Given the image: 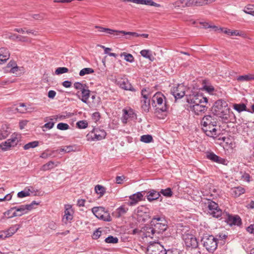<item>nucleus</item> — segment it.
Masks as SVG:
<instances>
[{
  "label": "nucleus",
  "instance_id": "1",
  "mask_svg": "<svg viewBox=\"0 0 254 254\" xmlns=\"http://www.w3.org/2000/svg\"><path fill=\"white\" fill-rule=\"evenodd\" d=\"M212 112L214 115L221 118L224 121H228L229 117L230 108L227 102L220 99L216 101L212 107Z\"/></svg>",
  "mask_w": 254,
  "mask_h": 254
},
{
  "label": "nucleus",
  "instance_id": "2",
  "mask_svg": "<svg viewBox=\"0 0 254 254\" xmlns=\"http://www.w3.org/2000/svg\"><path fill=\"white\" fill-rule=\"evenodd\" d=\"M183 240L187 250V254H200L198 248L197 240L193 235L185 234L183 235Z\"/></svg>",
  "mask_w": 254,
  "mask_h": 254
},
{
  "label": "nucleus",
  "instance_id": "3",
  "mask_svg": "<svg viewBox=\"0 0 254 254\" xmlns=\"http://www.w3.org/2000/svg\"><path fill=\"white\" fill-rule=\"evenodd\" d=\"M152 105L153 107L159 109L162 112L166 111L168 107L166 98L160 92H156L152 97Z\"/></svg>",
  "mask_w": 254,
  "mask_h": 254
},
{
  "label": "nucleus",
  "instance_id": "4",
  "mask_svg": "<svg viewBox=\"0 0 254 254\" xmlns=\"http://www.w3.org/2000/svg\"><path fill=\"white\" fill-rule=\"evenodd\" d=\"M201 243L209 252H213L217 247V240L213 236L208 234L203 235Z\"/></svg>",
  "mask_w": 254,
  "mask_h": 254
},
{
  "label": "nucleus",
  "instance_id": "5",
  "mask_svg": "<svg viewBox=\"0 0 254 254\" xmlns=\"http://www.w3.org/2000/svg\"><path fill=\"white\" fill-rule=\"evenodd\" d=\"M151 225L153 226L154 229H151L150 231H155L157 235L162 233L167 228V225L165 219L159 216H155L152 218Z\"/></svg>",
  "mask_w": 254,
  "mask_h": 254
},
{
  "label": "nucleus",
  "instance_id": "6",
  "mask_svg": "<svg viewBox=\"0 0 254 254\" xmlns=\"http://www.w3.org/2000/svg\"><path fill=\"white\" fill-rule=\"evenodd\" d=\"M106 132L100 128H94L86 135L87 140L90 141L101 140L104 139L106 136Z\"/></svg>",
  "mask_w": 254,
  "mask_h": 254
},
{
  "label": "nucleus",
  "instance_id": "7",
  "mask_svg": "<svg viewBox=\"0 0 254 254\" xmlns=\"http://www.w3.org/2000/svg\"><path fill=\"white\" fill-rule=\"evenodd\" d=\"M187 102L189 106L194 105L200 103L206 104L208 102V99L204 97L202 94L198 93H193L189 95H186Z\"/></svg>",
  "mask_w": 254,
  "mask_h": 254
},
{
  "label": "nucleus",
  "instance_id": "8",
  "mask_svg": "<svg viewBox=\"0 0 254 254\" xmlns=\"http://www.w3.org/2000/svg\"><path fill=\"white\" fill-rule=\"evenodd\" d=\"M141 95L143 99L141 100V108L145 112L149 111L150 109V100L151 96L150 89L149 88H143L141 90Z\"/></svg>",
  "mask_w": 254,
  "mask_h": 254
},
{
  "label": "nucleus",
  "instance_id": "9",
  "mask_svg": "<svg viewBox=\"0 0 254 254\" xmlns=\"http://www.w3.org/2000/svg\"><path fill=\"white\" fill-rule=\"evenodd\" d=\"M92 212L97 218L101 220L107 222L111 221L109 213L103 207H94L92 209Z\"/></svg>",
  "mask_w": 254,
  "mask_h": 254
},
{
  "label": "nucleus",
  "instance_id": "10",
  "mask_svg": "<svg viewBox=\"0 0 254 254\" xmlns=\"http://www.w3.org/2000/svg\"><path fill=\"white\" fill-rule=\"evenodd\" d=\"M208 208L209 213L214 217L218 218L225 215V213H222V210L219 208L218 204L213 201H208Z\"/></svg>",
  "mask_w": 254,
  "mask_h": 254
},
{
  "label": "nucleus",
  "instance_id": "11",
  "mask_svg": "<svg viewBox=\"0 0 254 254\" xmlns=\"http://www.w3.org/2000/svg\"><path fill=\"white\" fill-rule=\"evenodd\" d=\"M202 130L206 135L211 137H216L220 133V129L217 125L202 127Z\"/></svg>",
  "mask_w": 254,
  "mask_h": 254
},
{
  "label": "nucleus",
  "instance_id": "12",
  "mask_svg": "<svg viewBox=\"0 0 254 254\" xmlns=\"http://www.w3.org/2000/svg\"><path fill=\"white\" fill-rule=\"evenodd\" d=\"M13 208L15 211L9 217V218L21 216L23 214H26L29 210H31V206L30 205H22L18 206H14Z\"/></svg>",
  "mask_w": 254,
  "mask_h": 254
},
{
  "label": "nucleus",
  "instance_id": "13",
  "mask_svg": "<svg viewBox=\"0 0 254 254\" xmlns=\"http://www.w3.org/2000/svg\"><path fill=\"white\" fill-rule=\"evenodd\" d=\"M166 250L164 249V247L160 243L158 242H150L148 245L146 254H160V253L163 252V251Z\"/></svg>",
  "mask_w": 254,
  "mask_h": 254
},
{
  "label": "nucleus",
  "instance_id": "14",
  "mask_svg": "<svg viewBox=\"0 0 254 254\" xmlns=\"http://www.w3.org/2000/svg\"><path fill=\"white\" fill-rule=\"evenodd\" d=\"M186 87L182 84L174 86L171 89V93L176 99H181L185 95Z\"/></svg>",
  "mask_w": 254,
  "mask_h": 254
},
{
  "label": "nucleus",
  "instance_id": "15",
  "mask_svg": "<svg viewBox=\"0 0 254 254\" xmlns=\"http://www.w3.org/2000/svg\"><path fill=\"white\" fill-rule=\"evenodd\" d=\"M204 103H200L194 105L189 106L190 110L195 115L200 116L204 114L207 110L208 107Z\"/></svg>",
  "mask_w": 254,
  "mask_h": 254
},
{
  "label": "nucleus",
  "instance_id": "16",
  "mask_svg": "<svg viewBox=\"0 0 254 254\" xmlns=\"http://www.w3.org/2000/svg\"><path fill=\"white\" fill-rule=\"evenodd\" d=\"M223 216L225 217V221L229 225H234L239 226L241 224V219L238 215L233 216L226 212Z\"/></svg>",
  "mask_w": 254,
  "mask_h": 254
},
{
  "label": "nucleus",
  "instance_id": "17",
  "mask_svg": "<svg viewBox=\"0 0 254 254\" xmlns=\"http://www.w3.org/2000/svg\"><path fill=\"white\" fill-rule=\"evenodd\" d=\"M73 219V210L71 206L66 205L65 206L64 214L63 217L62 221L64 223L67 224L70 223Z\"/></svg>",
  "mask_w": 254,
  "mask_h": 254
},
{
  "label": "nucleus",
  "instance_id": "18",
  "mask_svg": "<svg viewBox=\"0 0 254 254\" xmlns=\"http://www.w3.org/2000/svg\"><path fill=\"white\" fill-rule=\"evenodd\" d=\"M217 122L214 116L210 115L204 116L201 121V127L211 126L217 125Z\"/></svg>",
  "mask_w": 254,
  "mask_h": 254
},
{
  "label": "nucleus",
  "instance_id": "19",
  "mask_svg": "<svg viewBox=\"0 0 254 254\" xmlns=\"http://www.w3.org/2000/svg\"><path fill=\"white\" fill-rule=\"evenodd\" d=\"M117 84L121 88L131 91H135V89L132 86L128 80L126 78H121L117 80Z\"/></svg>",
  "mask_w": 254,
  "mask_h": 254
},
{
  "label": "nucleus",
  "instance_id": "20",
  "mask_svg": "<svg viewBox=\"0 0 254 254\" xmlns=\"http://www.w3.org/2000/svg\"><path fill=\"white\" fill-rule=\"evenodd\" d=\"M143 194L142 192H137L129 196V200L127 202L129 206H134L142 200Z\"/></svg>",
  "mask_w": 254,
  "mask_h": 254
},
{
  "label": "nucleus",
  "instance_id": "21",
  "mask_svg": "<svg viewBox=\"0 0 254 254\" xmlns=\"http://www.w3.org/2000/svg\"><path fill=\"white\" fill-rule=\"evenodd\" d=\"M123 2H132L139 4H144L159 7L161 5L154 2L152 0H121Z\"/></svg>",
  "mask_w": 254,
  "mask_h": 254
},
{
  "label": "nucleus",
  "instance_id": "22",
  "mask_svg": "<svg viewBox=\"0 0 254 254\" xmlns=\"http://www.w3.org/2000/svg\"><path fill=\"white\" fill-rule=\"evenodd\" d=\"M76 95L83 102L86 103L90 96V90L86 87L81 91V93L78 91Z\"/></svg>",
  "mask_w": 254,
  "mask_h": 254
},
{
  "label": "nucleus",
  "instance_id": "23",
  "mask_svg": "<svg viewBox=\"0 0 254 254\" xmlns=\"http://www.w3.org/2000/svg\"><path fill=\"white\" fill-rule=\"evenodd\" d=\"M128 210V207L123 205L113 211L112 215L116 218H120L126 214Z\"/></svg>",
  "mask_w": 254,
  "mask_h": 254
},
{
  "label": "nucleus",
  "instance_id": "24",
  "mask_svg": "<svg viewBox=\"0 0 254 254\" xmlns=\"http://www.w3.org/2000/svg\"><path fill=\"white\" fill-rule=\"evenodd\" d=\"M123 112L122 121L124 124H126L129 119L133 118L134 112L132 110L123 109Z\"/></svg>",
  "mask_w": 254,
  "mask_h": 254
},
{
  "label": "nucleus",
  "instance_id": "25",
  "mask_svg": "<svg viewBox=\"0 0 254 254\" xmlns=\"http://www.w3.org/2000/svg\"><path fill=\"white\" fill-rule=\"evenodd\" d=\"M10 57L8 50L5 48L0 49V64L6 62Z\"/></svg>",
  "mask_w": 254,
  "mask_h": 254
},
{
  "label": "nucleus",
  "instance_id": "26",
  "mask_svg": "<svg viewBox=\"0 0 254 254\" xmlns=\"http://www.w3.org/2000/svg\"><path fill=\"white\" fill-rule=\"evenodd\" d=\"M160 196V194L159 191H157L154 190H151L147 193V198L149 201H152L158 199Z\"/></svg>",
  "mask_w": 254,
  "mask_h": 254
},
{
  "label": "nucleus",
  "instance_id": "27",
  "mask_svg": "<svg viewBox=\"0 0 254 254\" xmlns=\"http://www.w3.org/2000/svg\"><path fill=\"white\" fill-rule=\"evenodd\" d=\"M245 192V190L242 187H238L232 188L231 193L234 197H237Z\"/></svg>",
  "mask_w": 254,
  "mask_h": 254
},
{
  "label": "nucleus",
  "instance_id": "28",
  "mask_svg": "<svg viewBox=\"0 0 254 254\" xmlns=\"http://www.w3.org/2000/svg\"><path fill=\"white\" fill-rule=\"evenodd\" d=\"M206 157L207 159L219 163H222L224 160L219 156L215 154L213 152H207L206 153Z\"/></svg>",
  "mask_w": 254,
  "mask_h": 254
},
{
  "label": "nucleus",
  "instance_id": "29",
  "mask_svg": "<svg viewBox=\"0 0 254 254\" xmlns=\"http://www.w3.org/2000/svg\"><path fill=\"white\" fill-rule=\"evenodd\" d=\"M10 133V130L6 125H3L1 127L0 132V139L2 140L6 138Z\"/></svg>",
  "mask_w": 254,
  "mask_h": 254
},
{
  "label": "nucleus",
  "instance_id": "30",
  "mask_svg": "<svg viewBox=\"0 0 254 254\" xmlns=\"http://www.w3.org/2000/svg\"><path fill=\"white\" fill-rule=\"evenodd\" d=\"M21 138V135L18 133H13L10 138L8 139L9 142L12 147H14L17 145L18 142L20 141Z\"/></svg>",
  "mask_w": 254,
  "mask_h": 254
},
{
  "label": "nucleus",
  "instance_id": "31",
  "mask_svg": "<svg viewBox=\"0 0 254 254\" xmlns=\"http://www.w3.org/2000/svg\"><path fill=\"white\" fill-rule=\"evenodd\" d=\"M239 81H250L254 80V73L240 75L237 78Z\"/></svg>",
  "mask_w": 254,
  "mask_h": 254
},
{
  "label": "nucleus",
  "instance_id": "32",
  "mask_svg": "<svg viewBox=\"0 0 254 254\" xmlns=\"http://www.w3.org/2000/svg\"><path fill=\"white\" fill-rule=\"evenodd\" d=\"M151 229H154L153 227H147L144 229V235L146 237H150L151 238L158 237L155 231H150Z\"/></svg>",
  "mask_w": 254,
  "mask_h": 254
},
{
  "label": "nucleus",
  "instance_id": "33",
  "mask_svg": "<svg viewBox=\"0 0 254 254\" xmlns=\"http://www.w3.org/2000/svg\"><path fill=\"white\" fill-rule=\"evenodd\" d=\"M140 54L141 56L148 59L150 61H153L154 59L152 56V52L150 50H142L140 52Z\"/></svg>",
  "mask_w": 254,
  "mask_h": 254
},
{
  "label": "nucleus",
  "instance_id": "34",
  "mask_svg": "<svg viewBox=\"0 0 254 254\" xmlns=\"http://www.w3.org/2000/svg\"><path fill=\"white\" fill-rule=\"evenodd\" d=\"M218 30H220L223 33L230 36H241V33L239 31L237 30L232 31L229 29H224L222 28H219Z\"/></svg>",
  "mask_w": 254,
  "mask_h": 254
},
{
  "label": "nucleus",
  "instance_id": "35",
  "mask_svg": "<svg viewBox=\"0 0 254 254\" xmlns=\"http://www.w3.org/2000/svg\"><path fill=\"white\" fill-rule=\"evenodd\" d=\"M95 28L98 29L99 31L100 32H106L107 33H108L110 34H113L114 33H116V35L118 36L119 35V33L117 32H119V31H118V30H113V29H111L110 28H104V27H101L99 26H95Z\"/></svg>",
  "mask_w": 254,
  "mask_h": 254
},
{
  "label": "nucleus",
  "instance_id": "36",
  "mask_svg": "<svg viewBox=\"0 0 254 254\" xmlns=\"http://www.w3.org/2000/svg\"><path fill=\"white\" fill-rule=\"evenodd\" d=\"M19 228V225H13L12 226L10 227L7 230H6L5 232L7 233L8 237H10L14 234H15Z\"/></svg>",
  "mask_w": 254,
  "mask_h": 254
},
{
  "label": "nucleus",
  "instance_id": "37",
  "mask_svg": "<svg viewBox=\"0 0 254 254\" xmlns=\"http://www.w3.org/2000/svg\"><path fill=\"white\" fill-rule=\"evenodd\" d=\"M159 192L160 194H161L166 197H171L173 194V192L170 188H167L165 189H161Z\"/></svg>",
  "mask_w": 254,
  "mask_h": 254
},
{
  "label": "nucleus",
  "instance_id": "38",
  "mask_svg": "<svg viewBox=\"0 0 254 254\" xmlns=\"http://www.w3.org/2000/svg\"><path fill=\"white\" fill-rule=\"evenodd\" d=\"M57 165L58 164H55L54 162L50 161L42 166V170L45 171L49 170L52 168H54L55 166H57Z\"/></svg>",
  "mask_w": 254,
  "mask_h": 254
},
{
  "label": "nucleus",
  "instance_id": "39",
  "mask_svg": "<svg viewBox=\"0 0 254 254\" xmlns=\"http://www.w3.org/2000/svg\"><path fill=\"white\" fill-rule=\"evenodd\" d=\"M55 152H56L55 150H46L41 154L40 157L46 159L51 156L54 157V153Z\"/></svg>",
  "mask_w": 254,
  "mask_h": 254
},
{
  "label": "nucleus",
  "instance_id": "40",
  "mask_svg": "<svg viewBox=\"0 0 254 254\" xmlns=\"http://www.w3.org/2000/svg\"><path fill=\"white\" fill-rule=\"evenodd\" d=\"M243 11L246 13L254 16V5L251 4L247 5L244 7Z\"/></svg>",
  "mask_w": 254,
  "mask_h": 254
},
{
  "label": "nucleus",
  "instance_id": "41",
  "mask_svg": "<svg viewBox=\"0 0 254 254\" xmlns=\"http://www.w3.org/2000/svg\"><path fill=\"white\" fill-rule=\"evenodd\" d=\"M11 147L12 146L8 139L0 144V149H1L3 151L9 150Z\"/></svg>",
  "mask_w": 254,
  "mask_h": 254
},
{
  "label": "nucleus",
  "instance_id": "42",
  "mask_svg": "<svg viewBox=\"0 0 254 254\" xmlns=\"http://www.w3.org/2000/svg\"><path fill=\"white\" fill-rule=\"evenodd\" d=\"M14 111L20 113H25L27 111L26 105L24 103H20L18 106L14 108Z\"/></svg>",
  "mask_w": 254,
  "mask_h": 254
},
{
  "label": "nucleus",
  "instance_id": "43",
  "mask_svg": "<svg viewBox=\"0 0 254 254\" xmlns=\"http://www.w3.org/2000/svg\"><path fill=\"white\" fill-rule=\"evenodd\" d=\"M233 108L235 110L239 112H241L246 110V106L245 104H234Z\"/></svg>",
  "mask_w": 254,
  "mask_h": 254
},
{
  "label": "nucleus",
  "instance_id": "44",
  "mask_svg": "<svg viewBox=\"0 0 254 254\" xmlns=\"http://www.w3.org/2000/svg\"><path fill=\"white\" fill-rule=\"evenodd\" d=\"M121 56L124 57V59L128 62L132 63L134 62V58L133 56L130 54H128L126 52H124L121 54Z\"/></svg>",
  "mask_w": 254,
  "mask_h": 254
},
{
  "label": "nucleus",
  "instance_id": "45",
  "mask_svg": "<svg viewBox=\"0 0 254 254\" xmlns=\"http://www.w3.org/2000/svg\"><path fill=\"white\" fill-rule=\"evenodd\" d=\"M39 145V142L37 141H34L32 142H29L26 144L23 148L25 150H28L30 148H33L37 147Z\"/></svg>",
  "mask_w": 254,
  "mask_h": 254
},
{
  "label": "nucleus",
  "instance_id": "46",
  "mask_svg": "<svg viewBox=\"0 0 254 254\" xmlns=\"http://www.w3.org/2000/svg\"><path fill=\"white\" fill-rule=\"evenodd\" d=\"M94 70L91 68H89V67L84 68L80 71L79 75L82 76L86 74H89L90 73H92L94 72Z\"/></svg>",
  "mask_w": 254,
  "mask_h": 254
},
{
  "label": "nucleus",
  "instance_id": "47",
  "mask_svg": "<svg viewBox=\"0 0 254 254\" xmlns=\"http://www.w3.org/2000/svg\"><path fill=\"white\" fill-rule=\"evenodd\" d=\"M183 7L198 6L196 0H187L185 5L182 6Z\"/></svg>",
  "mask_w": 254,
  "mask_h": 254
},
{
  "label": "nucleus",
  "instance_id": "48",
  "mask_svg": "<svg viewBox=\"0 0 254 254\" xmlns=\"http://www.w3.org/2000/svg\"><path fill=\"white\" fill-rule=\"evenodd\" d=\"M95 190L97 194H100V196H102L105 192V189L104 187L98 185L95 186Z\"/></svg>",
  "mask_w": 254,
  "mask_h": 254
},
{
  "label": "nucleus",
  "instance_id": "49",
  "mask_svg": "<svg viewBox=\"0 0 254 254\" xmlns=\"http://www.w3.org/2000/svg\"><path fill=\"white\" fill-rule=\"evenodd\" d=\"M54 120H55L56 122L57 121L58 117L55 116L54 117V119L51 118L50 119L51 121L45 124L44 125V127H45L48 129H51L52 128H53L55 125V122L53 121Z\"/></svg>",
  "mask_w": 254,
  "mask_h": 254
},
{
  "label": "nucleus",
  "instance_id": "50",
  "mask_svg": "<svg viewBox=\"0 0 254 254\" xmlns=\"http://www.w3.org/2000/svg\"><path fill=\"white\" fill-rule=\"evenodd\" d=\"M153 140V138L151 135L147 134L142 135L140 137V141L145 143H150Z\"/></svg>",
  "mask_w": 254,
  "mask_h": 254
},
{
  "label": "nucleus",
  "instance_id": "51",
  "mask_svg": "<svg viewBox=\"0 0 254 254\" xmlns=\"http://www.w3.org/2000/svg\"><path fill=\"white\" fill-rule=\"evenodd\" d=\"M118 238L114 237L112 236L108 237L105 240L106 243L109 244H116L118 242Z\"/></svg>",
  "mask_w": 254,
  "mask_h": 254
},
{
  "label": "nucleus",
  "instance_id": "52",
  "mask_svg": "<svg viewBox=\"0 0 254 254\" xmlns=\"http://www.w3.org/2000/svg\"><path fill=\"white\" fill-rule=\"evenodd\" d=\"M76 126L79 128L84 129L87 127L88 123L85 120L79 121L77 122Z\"/></svg>",
  "mask_w": 254,
  "mask_h": 254
},
{
  "label": "nucleus",
  "instance_id": "53",
  "mask_svg": "<svg viewBox=\"0 0 254 254\" xmlns=\"http://www.w3.org/2000/svg\"><path fill=\"white\" fill-rule=\"evenodd\" d=\"M69 127V125L66 123H60L57 125V128L62 130H67Z\"/></svg>",
  "mask_w": 254,
  "mask_h": 254
},
{
  "label": "nucleus",
  "instance_id": "54",
  "mask_svg": "<svg viewBox=\"0 0 254 254\" xmlns=\"http://www.w3.org/2000/svg\"><path fill=\"white\" fill-rule=\"evenodd\" d=\"M68 69L65 67H60L57 68L55 71L56 74H61L68 72Z\"/></svg>",
  "mask_w": 254,
  "mask_h": 254
},
{
  "label": "nucleus",
  "instance_id": "55",
  "mask_svg": "<svg viewBox=\"0 0 254 254\" xmlns=\"http://www.w3.org/2000/svg\"><path fill=\"white\" fill-rule=\"evenodd\" d=\"M118 32L119 33V34L122 33V34H123L124 35H127L132 36H134V37L140 36V34H138L136 32H126L125 31H119Z\"/></svg>",
  "mask_w": 254,
  "mask_h": 254
},
{
  "label": "nucleus",
  "instance_id": "56",
  "mask_svg": "<svg viewBox=\"0 0 254 254\" xmlns=\"http://www.w3.org/2000/svg\"><path fill=\"white\" fill-rule=\"evenodd\" d=\"M73 86L76 89L80 90V91L82 90L84 88L86 87V85L83 84L80 82L74 83Z\"/></svg>",
  "mask_w": 254,
  "mask_h": 254
},
{
  "label": "nucleus",
  "instance_id": "57",
  "mask_svg": "<svg viewBox=\"0 0 254 254\" xmlns=\"http://www.w3.org/2000/svg\"><path fill=\"white\" fill-rule=\"evenodd\" d=\"M204 89L209 94H212L214 91V88L212 85H204L203 87Z\"/></svg>",
  "mask_w": 254,
  "mask_h": 254
},
{
  "label": "nucleus",
  "instance_id": "58",
  "mask_svg": "<svg viewBox=\"0 0 254 254\" xmlns=\"http://www.w3.org/2000/svg\"><path fill=\"white\" fill-rule=\"evenodd\" d=\"M6 37L8 38V39L14 40L16 39H18L19 38V36L18 35H16L15 34H12L11 33H7L5 34Z\"/></svg>",
  "mask_w": 254,
  "mask_h": 254
},
{
  "label": "nucleus",
  "instance_id": "59",
  "mask_svg": "<svg viewBox=\"0 0 254 254\" xmlns=\"http://www.w3.org/2000/svg\"><path fill=\"white\" fill-rule=\"evenodd\" d=\"M30 195V193L29 191H24L22 190L19 192L17 193V196L20 198H22L25 196H29Z\"/></svg>",
  "mask_w": 254,
  "mask_h": 254
},
{
  "label": "nucleus",
  "instance_id": "60",
  "mask_svg": "<svg viewBox=\"0 0 254 254\" xmlns=\"http://www.w3.org/2000/svg\"><path fill=\"white\" fill-rule=\"evenodd\" d=\"M65 153H69L72 151H76V147L73 145L65 146Z\"/></svg>",
  "mask_w": 254,
  "mask_h": 254
},
{
  "label": "nucleus",
  "instance_id": "61",
  "mask_svg": "<svg viewBox=\"0 0 254 254\" xmlns=\"http://www.w3.org/2000/svg\"><path fill=\"white\" fill-rule=\"evenodd\" d=\"M101 231H99V229L96 230L93 234L92 237L94 239H97L101 236Z\"/></svg>",
  "mask_w": 254,
  "mask_h": 254
},
{
  "label": "nucleus",
  "instance_id": "62",
  "mask_svg": "<svg viewBox=\"0 0 254 254\" xmlns=\"http://www.w3.org/2000/svg\"><path fill=\"white\" fill-rule=\"evenodd\" d=\"M19 70L20 68L18 66H17L16 64V66H14L13 67L11 68L9 71L11 73L17 74V72Z\"/></svg>",
  "mask_w": 254,
  "mask_h": 254
},
{
  "label": "nucleus",
  "instance_id": "63",
  "mask_svg": "<svg viewBox=\"0 0 254 254\" xmlns=\"http://www.w3.org/2000/svg\"><path fill=\"white\" fill-rule=\"evenodd\" d=\"M44 14H33L32 17L34 19L36 20H41L44 18Z\"/></svg>",
  "mask_w": 254,
  "mask_h": 254
},
{
  "label": "nucleus",
  "instance_id": "64",
  "mask_svg": "<svg viewBox=\"0 0 254 254\" xmlns=\"http://www.w3.org/2000/svg\"><path fill=\"white\" fill-rule=\"evenodd\" d=\"M125 179L124 176H117L116 178V182L117 184H121L122 183L123 180Z\"/></svg>",
  "mask_w": 254,
  "mask_h": 254
}]
</instances>
